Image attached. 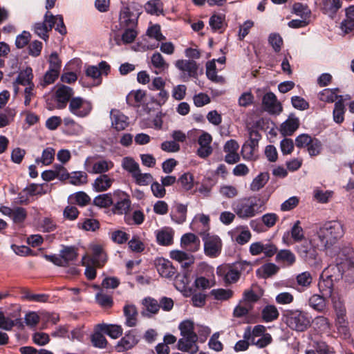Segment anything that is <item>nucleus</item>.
<instances>
[{
  "label": "nucleus",
  "mask_w": 354,
  "mask_h": 354,
  "mask_svg": "<svg viewBox=\"0 0 354 354\" xmlns=\"http://www.w3.org/2000/svg\"><path fill=\"white\" fill-rule=\"evenodd\" d=\"M266 200L259 195L240 198L233 201L232 209L241 219H248L266 210Z\"/></svg>",
  "instance_id": "obj_1"
},
{
  "label": "nucleus",
  "mask_w": 354,
  "mask_h": 354,
  "mask_svg": "<svg viewBox=\"0 0 354 354\" xmlns=\"http://www.w3.org/2000/svg\"><path fill=\"white\" fill-rule=\"evenodd\" d=\"M345 233L344 225L338 221L326 222L317 230L318 236L317 245L324 247V250L330 248L340 239Z\"/></svg>",
  "instance_id": "obj_2"
},
{
  "label": "nucleus",
  "mask_w": 354,
  "mask_h": 354,
  "mask_svg": "<svg viewBox=\"0 0 354 354\" xmlns=\"http://www.w3.org/2000/svg\"><path fill=\"white\" fill-rule=\"evenodd\" d=\"M283 320L290 329L298 332L305 331L311 324L308 313L300 310H285Z\"/></svg>",
  "instance_id": "obj_3"
},
{
  "label": "nucleus",
  "mask_w": 354,
  "mask_h": 354,
  "mask_svg": "<svg viewBox=\"0 0 354 354\" xmlns=\"http://www.w3.org/2000/svg\"><path fill=\"white\" fill-rule=\"evenodd\" d=\"M245 266H250V263L241 261L234 263H224L216 268V274L221 277L225 284L234 283L241 277V270Z\"/></svg>",
  "instance_id": "obj_4"
},
{
  "label": "nucleus",
  "mask_w": 354,
  "mask_h": 354,
  "mask_svg": "<svg viewBox=\"0 0 354 354\" xmlns=\"http://www.w3.org/2000/svg\"><path fill=\"white\" fill-rule=\"evenodd\" d=\"M318 236L316 233L310 239H304L301 243L295 248L299 255L306 261L315 260L317 257V250H324V247L317 245Z\"/></svg>",
  "instance_id": "obj_5"
},
{
  "label": "nucleus",
  "mask_w": 354,
  "mask_h": 354,
  "mask_svg": "<svg viewBox=\"0 0 354 354\" xmlns=\"http://www.w3.org/2000/svg\"><path fill=\"white\" fill-rule=\"evenodd\" d=\"M77 256V248L76 247L63 245L59 254H44V257L56 266L66 267L76 261Z\"/></svg>",
  "instance_id": "obj_6"
},
{
  "label": "nucleus",
  "mask_w": 354,
  "mask_h": 354,
  "mask_svg": "<svg viewBox=\"0 0 354 354\" xmlns=\"http://www.w3.org/2000/svg\"><path fill=\"white\" fill-rule=\"evenodd\" d=\"M204 242L205 255L211 258L217 257L221 252L222 241L217 235H210L207 232H200Z\"/></svg>",
  "instance_id": "obj_7"
},
{
  "label": "nucleus",
  "mask_w": 354,
  "mask_h": 354,
  "mask_svg": "<svg viewBox=\"0 0 354 354\" xmlns=\"http://www.w3.org/2000/svg\"><path fill=\"white\" fill-rule=\"evenodd\" d=\"M114 203L112 212L115 214L127 216L131 209V201L129 196L123 191H116L113 193Z\"/></svg>",
  "instance_id": "obj_8"
},
{
  "label": "nucleus",
  "mask_w": 354,
  "mask_h": 354,
  "mask_svg": "<svg viewBox=\"0 0 354 354\" xmlns=\"http://www.w3.org/2000/svg\"><path fill=\"white\" fill-rule=\"evenodd\" d=\"M92 109L91 102L80 97L71 98L68 106L70 112L79 118L86 117Z\"/></svg>",
  "instance_id": "obj_9"
},
{
  "label": "nucleus",
  "mask_w": 354,
  "mask_h": 354,
  "mask_svg": "<svg viewBox=\"0 0 354 354\" xmlns=\"http://www.w3.org/2000/svg\"><path fill=\"white\" fill-rule=\"evenodd\" d=\"M54 18V15L50 11H47L44 15V21L35 24V33L44 40H47L48 39V32L55 26Z\"/></svg>",
  "instance_id": "obj_10"
},
{
  "label": "nucleus",
  "mask_w": 354,
  "mask_h": 354,
  "mask_svg": "<svg viewBox=\"0 0 354 354\" xmlns=\"http://www.w3.org/2000/svg\"><path fill=\"white\" fill-rule=\"evenodd\" d=\"M138 342L139 339L136 330H129L117 343L115 349L119 353L124 352L133 348Z\"/></svg>",
  "instance_id": "obj_11"
},
{
  "label": "nucleus",
  "mask_w": 354,
  "mask_h": 354,
  "mask_svg": "<svg viewBox=\"0 0 354 354\" xmlns=\"http://www.w3.org/2000/svg\"><path fill=\"white\" fill-rule=\"evenodd\" d=\"M262 106L270 114H279L283 109L281 103L272 92H268L263 96Z\"/></svg>",
  "instance_id": "obj_12"
},
{
  "label": "nucleus",
  "mask_w": 354,
  "mask_h": 354,
  "mask_svg": "<svg viewBox=\"0 0 354 354\" xmlns=\"http://www.w3.org/2000/svg\"><path fill=\"white\" fill-rule=\"evenodd\" d=\"M74 94L72 88L66 86L61 85L57 88L55 93V98L57 102V107L59 109H64L67 103L73 98Z\"/></svg>",
  "instance_id": "obj_13"
},
{
  "label": "nucleus",
  "mask_w": 354,
  "mask_h": 354,
  "mask_svg": "<svg viewBox=\"0 0 354 354\" xmlns=\"http://www.w3.org/2000/svg\"><path fill=\"white\" fill-rule=\"evenodd\" d=\"M239 149V145L235 140L231 139L225 142L223 151L226 153L224 159L227 163L233 165L240 160V156L238 153Z\"/></svg>",
  "instance_id": "obj_14"
},
{
  "label": "nucleus",
  "mask_w": 354,
  "mask_h": 354,
  "mask_svg": "<svg viewBox=\"0 0 354 354\" xmlns=\"http://www.w3.org/2000/svg\"><path fill=\"white\" fill-rule=\"evenodd\" d=\"M212 142V136L207 132H203L198 137V143L199 148L197 149V155L202 158H206L209 156L213 151L211 146Z\"/></svg>",
  "instance_id": "obj_15"
},
{
  "label": "nucleus",
  "mask_w": 354,
  "mask_h": 354,
  "mask_svg": "<svg viewBox=\"0 0 354 354\" xmlns=\"http://www.w3.org/2000/svg\"><path fill=\"white\" fill-rule=\"evenodd\" d=\"M155 265L160 275L165 278L171 279L176 274V269L172 263L162 257L156 259Z\"/></svg>",
  "instance_id": "obj_16"
},
{
  "label": "nucleus",
  "mask_w": 354,
  "mask_h": 354,
  "mask_svg": "<svg viewBox=\"0 0 354 354\" xmlns=\"http://www.w3.org/2000/svg\"><path fill=\"white\" fill-rule=\"evenodd\" d=\"M175 66L188 77H196L198 75V66L194 60L178 59L175 62Z\"/></svg>",
  "instance_id": "obj_17"
},
{
  "label": "nucleus",
  "mask_w": 354,
  "mask_h": 354,
  "mask_svg": "<svg viewBox=\"0 0 354 354\" xmlns=\"http://www.w3.org/2000/svg\"><path fill=\"white\" fill-rule=\"evenodd\" d=\"M197 340L198 336L196 334L183 336L178 340L177 348L181 351L194 354L198 350L196 345Z\"/></svg>",
  "instance_id": "obj_18"
},
{
  "label": "nucleus",
  "mask_w": 354,
  "mask_h": 354,
  "mask_svg": "<svg viewBox=\"0 0 354 354\" xmlns=\"http://www.w3.org/2000/svg\"><path fill=\"white\" fill-rule=\"evenodd\" d=\"M120 26L121 28H136L138 16L128 7H124L120 14Z\"/></svg>",
  "instance_id": "obj_19"
},
{
  "label": "nucleus",
  "mask_w": 354,
  "mask_h": 354,
  "mask_svg": "<svg viewBox=\"0 0 354 354\" xmlns=\"http://www.w3.org/2000/svg\"><path fill=\"white\" fill-rule=\"evenodd\" d=\"M333 276L327 274L326 271L321 274L319 282H318V288L320 294L327 297H330L333 295Z\"/></svg>",
  "instance_id": "obj_20"
},
{
  "label": "nucleus",
  "mask_w": 354,
  "mask_h": 354,
  "mask_svg": "<svg viewBox=\"0 0 354 354\" xmlns=\"http://www.w3.org/2000/svg\"><path fill=\"white\" fill-rule=\"evenodd\" d=\"M291 239H288L287 238V241L286 240V234L283 236V242L288 245H292L293 243H300L305 239L304 232L303 228L301 226V222L299 221H297L290 230ZM288 234H287V236Z\"/></svg>",
  "instance_id": "obj_21"
},
{
  "label": "nucleus",
  "mask_w": 354,
  "mask_h": 354,
  "mask_svg": "<svg viewBox=\"0 0 354 354\" xmlns=\"http://www.w3.org/2000/svg\"><path fill=\"white\" fill-rule=\"evenodd\" d=\"M326 298L322 294H313L308 299V305L318 313H325L328 309Z\"/></svg>",
  "instance_id": "obj_22"
},
{
  "label": "nucleus",
  "mask_w": 354,
  "mask_h": 354,
  "mask_svg": "<svg viewBox=\"0 0 354 354\" xmlns=\"http://www.w3.org/2000/svg\"><path fill=\"white\" fill-rule=\"evenodd\" d=\"M112 127L118 131L124 130L129 125L128 118L118 110H111Z\"/></svg>",
  "instance_id": "obj_23"
},
{
  "label": "nucleus",
  "mask_w": 354,
  "mask_h": 354,
  "mask_svg": "<svg viewBox=\"0 0 354 354\" xmlns=\"http://www.w3.org/2000/svg\"><path fill=\"white\" fill-rule=\"evenodd\" d=\"M170 257L179 262L184 269H187L194 263V257L193 255L189 254L180 250H172L170 252Z\"/></svg>",
  "instance_id": "obj_24"
},
{
  "label": "nucleus",
  "mask_w": 354,
  "mask_h": 354,
  "mask_svg": "<svg viewBox=\"0 0 354 354\" xmlns=\"http://www.w3.org/2000/svg\"><path fill=\"white\" fill-rule=\"evenodd\" d=\"M181 245L191 252H196L200 246L198 238L192 233H187L181 238Z\"/></svg>",
  "instance_id": "obj_25"
},
{
  "label": "nucleus",
  "mask_w": 354,
  "mask_h": 354,
  "mask_svg": "<svg viewBox=\"0 0 354 354\" xmlns=\"http://www.w3.org/2000/svg\"><path fill=\"white\" fill-rule=\"evenodd\" d=\"M346 18L340 24L341 30L346 34L354 29V6H350L345 10Z\"/></svg>",
  "instance_id": "obj_26"
},
{
  "label": "nucleus",
  "mask_w": 354,
  "mask_h": 354,
  "mask_svg": "<svg viewBox=\"0 0 354 354\" xmlns=\"http://www.w3.org/2000/svg\"><path fill=\"white\" fill-rule=\"evenodd\" d=\"M125 316V325L128 327H134L138 323V313L134 305H126L124 307Z\"/></svg>",
  "instance_id": "obj_27"
},
{
  "label": "nucleus",
  "mask_w": 354,
  "mask_h": 354,
  "mask_svg": "<svg viewBox=\"0 0 354 354\" xmlns=\"http://www.w3.org/2000/svg\"><path fill=\"white\" fill-rule=\"evenodd\" d=\"M151 63L154 68V73L156 74H160L167 70L169 68V64L166 62L164 57L160 53H155L151 57Z\"/></svg>",
  "instance_id": "obj_28"
},
{
  "label": "nucleus",
  "mask_w": 354,
  "mask_h": 354,
  "mask_svg": "<svg viewBox=\"0 0 354 354\" xmlns=\"http://www.w3.org/2000/svg\"><path fill=\"white\" fill-rule=\"evenodd\" d=\"M342 7L340 0H323L322 4V12L333 18L338 10Z\"/></svg>",
  "instance_id": "obj_29"
},
{
  "label": "nucleus",
  "mask_w": 354,
  "mask_h": 354,
  "mask_svg": "<svg viewBox=\"0 0 354 354\" xmlns=\"http://www.w3.org/2000/svg\"><path fill=\"white\" fill-rule=\"evenodd\" d=\"M299 120L297 117L290 116L281 126V133L286 136H291L299 128Z\"/></svg>",
  "instance_id": "obj_30"
},
{
  "label": "nucleus",
  "mask_w": 354,
  "mask_h": 354,
  "mask_svg": "<svg viewBox=\"0 0 354 354\" xmlns=\"http://www.w3.org/2000/svg\"><path fill=\"white\" fill-rule=\"evenodd\" d=\"M113 180H114L109 178L108 175L101 174L94 180L93 188L97 192L106 191L111 187Z\"/></svg>",
  "instance_id": "obj_31"
},
{
  "label": "nucleus",
  "mask_w": 354,
  "mask_h": 354,
  "mask_svg": "<svg viewBox=\"0 0 354 354\" xmlns=\"http://www.w3.org/2000/svg\"><path fill=\"white\" fill-rule=\"evenodd\" d=\"M174 211L171 213L172 221L178 224H182L187 219V205L182 203H176Z\"/></svg>",
  "instance_id": "obj_32"
},
{
  "label": "nucleus",
  "mask_w": 354,
  "mask_h": 354,
  "mask_svg": "<svg viewBox=\"0 0 354 354\" xmlns=\"http://www.w3.org/2000/svg\"><path fill=\"white\" fill-rule=\"evenodd\" d=\"M99 328L112 339H117L122 335L123 329L120 325L99 324Z\"/></svg>",
  "instance_id": "obj_33"
},
{
  "label": "nucleus",
  "mask_w": 354,
  "mask_h": 354,
  "mask_svg": "<svg viewBox=\"0 0 354 354\" xmlns=\"http://www.w3.org/2000/svg\"><path fill=\"white\" fill-rule=\"evenodd\" d=\"M68 201L71 204L85 207L91 203V198L86 192L80 191L71 194Z\"/></svg>",
  "instance_id": "obj_34"
},
{
  "label": "nucleus",
  "mask_w": 354,
  "mask_h": 354,
  "mask_svg": "<svg viewBox=\"0 0 354 354\" xmlns=\"http://www.w3.org/2000/svg\"><path fill=\"white\" fill-rule=\"evenodd\" d=\"M275 260L286 266H292L296 262V257L291 250L284 249L277 253Z\"/></svg>",
  "instance_id": "obj_35"
},
{
  "label": "nucleus",
  "mask_w": 354,
  "mask_h": 354,
  "mask_svg": "<svg viewBox=\"0 0 354 354\" xmlns=\"http://www.w3.org/2000/svg\"><path fill=\"white\" fill-rule=\"evenodd\" d=\"M99 328V324L95 327L93 333L91 335V342L92 345L95 348H104L106 347L108 342Z\"/></svg>",
  "instance_id": "obj_36"
},
{
  "label": "nucleus",
  "mask_w": 354,
  "mask_h": 354,
  "mask_svg": "<svg viewBox=\"0 0 354 354\" xmlns=\"http://www.w3.org/2000/svg\"><path fill=\"white\" fill-rule=\"evenodd\" d=\"M146 96V92L142 90L131 91L127 96V102L133 107H140L142 102Z\"/></svg>",
  "instance_id": "obj_37"
},
{
  "label": "nucleus",
  "mask_w": 354,
  "mask_h": 354,
  "mask_svg": "<svg viewBox=\"0 0 354 354\" xmlns=\"http://www.w3.org/2000/svg\"><path fill=\"white\" fill-rule=\"evenodd\" d=\"M279 313L274 305H267L261 311V318L264 322H272L278 319Z\"/></svg>",
  "instance_id": "obj_38"
},
{
  "label": "nucleus",
  "mask_w": 354,
  "mask_h": 354,
  "mask_svg": "<svg viewBox=\"0 0 354 354\" xmlns=\"http://www.w3.org/2000/svg\"><path fill=\"white\" fill-rule=\"evenodd\" d=\"M258 145L250 141L245 142L241 148V155L245 160H256L255 151L258 148Z\"/></svg>",
  "instance_id": "obj_39"
},
{
  "label": "nucleus",
  "mask_w": 354,
  "mask_h": 354,
  "mask_svg": "<svg viewBox=\"0 0 354 354\" xmlns=\"http://www.w3.org/2000/svg\"><path fill=\"white\" fill-rule=\"evenodd\" d=\"M348 254H350L349 259L342 263L341 268L344 269L343 274L346 277H350L351 280H354V251L350 250Z\"/></svg>",
  "instance_id": "obj_40"
},
{
  "label": "nucleus",
  "mask_w": 354,
  "mask_h": 354,
  "mask_svg": "<svg viewBox=\"0 0 354 354\" xmlns=\"http://www.w3.org/2000/svg\"><path fill=\"white\" fill-rule=\"evenodd\" d=\"M32 79V70L30 67H27L19 73L16 79V83L26 86H30L34 85Z\"/></svg>",
  "instance_id": "obj_41"
},
{
  "label": "nucleus",
  "mask_w": 354,
  "mask_h": 354,
  "mask_svg": "<svg viewBox=\"0 0 354 354\" xmlns=\"http://www.w3.org/2000/svg\"><path fill=\"white\" fill-rule=\"evenodd\" d=\"M270 175L268 172H261L252 181L250 189L252 192H257L263 188L268 183Z\"/></svg>",
  "instance_id": "obj_42"
},
{
  "label": "nucleus",
  "mask_w": 354,
  "mask_h": 354,
  "mask_svg": "<svg viewBox=\"0 0 354 354\" xmlns=\"http://www.w3.org/2000/svg\"><path fill=\"white\" fill-rule=\"evenodd\" d=\"M55 150L52 147H47L42 151L41 156L35 159V163L39 165L40 163L43 165H50L55 158Z\"/></svg>",
  "instance_id": "obj_43"
},
{
  "label": "nucleus",
  "mask_w": 354,
  "mask_h": 354,
  "mask_svg": "<svg viewBox=\"0 0 354 354\" xmlns=\"http://www.w3.org/2000/svg\"><path fill=\"white\" fill-rule=\"evenodd\" d=\"M19 325L22 326V322L21 319H16L15 320L6 317L3 312L0 310V328L5 330H11L15 326Z\"/></svg>",
  "instance_id": "obj_44"
},
{
  "label": "nucleus",
  "mask_w": 354,
  "mask_h": 354,
  "mask_svg": "<svg viewBox=\"0 0 354 354\" xmlns=\"http://www.w3.org/2000/svg\"><path fill=\"white\" fill-rule=\"evenodd\" d=\"M69 183L75 186H82L87 183L88 175L86 172L78 171L70 174Z\"/></svg>",
  "instance_id": "obj_45"
},
{
  "label": "nucleus",
  "mask_w": 354,
  "mask_h": 354,
  "mask_svg": "<svg viewBox=\"0 0 354 354\" xmlns=\"http://www.w3.org/2000/svg\"><path fill=\"white\" fill-rule=\"evenodd\" d=\"M177 183L184 191H191L194 185V176L189 172L185 173L178 178Z\"/></svg>",
  "instance_id": "obj_46"
},
{
  "label": "nucleus",
  "mask_w": 354,
  "mask_h": 354,
  "mask_svg": "<svg viewBox=\"0 0 354 354\" xmlns=\"http://www.w3.org/2000/svg\"><path fill=\"white\" fill-rule=\"evenodd\" d=\"M122 167L131 174V176L140 170L139 164L133 158L129 156L124 157L122 159Z\"/></svg>",
  "instance_id": "obj_47"
},
{
  "label": "nucleus",
  "mask_w": 354,
  "mask_h": 354,
  "mask_svg": "<svg viewBox=\"0 0 354 354\" xmlns=\"http://www.w3.org/2000/svg\"><path fill=\"white\" fill-rule=\"evenodd\" d=\"M114 203L113 198L111 194H100L94 198L93 204L95 206L106 208L112 205Z\"/></svg>",
  "instance_id": "obj_48"
},
{
  "label": "nucleus",
  "mask_w": 354,
  "mask_h": 354,
  "mask_svg": "<svg viewBox=\"0 0 354 354\" xmlns=\"http://www.w3.org/2000/svg\"><path fill=\"white\" fill-rule=\"evenodd\" d=\"M339 92L338 88L334 89L325 88L319 92V99L326 102H333L338 97L337 93Z\"/></svg>",
  "instance_id": "obj_49"
},
{
  "label": "nucleus",
  "mask_w": 354,
  "mask_h": 354,
  "mask_svg": "<svg viewBox=\"0 0 354 354\" xmlns=\"http://www.w3.org/2000/svg\"><path fill=\"white\" fill-rule=\"evenodd\" d=\"M156 240L160 245H170L173 243V234L167 230H162L156 233Z\"/></svg>",
  "instance_id": "obj_50"
},
{
  "label": "nucleus",
  "mask_w": 354,
  "mask_h": 354,
  "mask_svg": "<svg viewBox=\"0 0 354 354\" xmlns=\"http://www.w3.org/2000/svg\"><path fill=\"white\" fill-rule=\"evenodd\" d=\"M145 214L141 210L133 211L132 215L124 216V221L128 225H140L144 222Z\"/></svg>",
  "instance_id": "obj_51"
},
{
  "label": "nucleus",
  "mask_w": 354,
  "mask_h": 354,
  "mask_svg": "<svg viewBox=\"0 0 354 354\" xmlns=\"http://www.w3.org/2000/svg\"><path fill=\"white\" fill-rule=\"evenodd\" d=\"M147 12L159 15L163 12L162 3L160 0H150L145 5Z\"/></svg>",
  "instance_id": "obj_52"
},
{
  "label": "nucleus",
  "mask_w": 354,
  "mask_h": 354,
  "mask_svg": "<svg viewBox=\"0 0 354 354\" xmlns=\"http://www.w3.org/2000/svg\"><path fill=\"white\" fill-rule=\"evenodd\" d=\"M314 139H316V138L312 137L307 133H302L295 138V145L297 148H306L308 151V149L310 148L312 141L314 140Z\"/></svg>",
  "instance_id": "obj_53"
},
{
  "label": "nucleus",
  "mask_w": 354,
  "mask_h": 354,
  "mask_svg": "<svg viewBox=\"0 0 354 354\" xmlns=\"http://www.w3.org/2000/svg\"><path fill=\"white\" fill-rule=\"evenodd\" d=\"M296 281L299 286L303 288H308L313 282V277L310 272H303L296 277Z\"/></svg>",
  "instance_id": "obj_54"
},
{
  "label": "nucleus",
  "mask_w": 354,
  "mask_h": 354,
  "mask_svg": "<svg viewBox=\"0 0 354 354\" xmlns=\"http://www.w3.org/2000/svg\"><path fill=\"white\" fill-rule=\"evenodd\" d=\"M252 309V304L249 302L241 301L234 309L233 315L238 318L243 317L247 315Z\"/></svg>",
  "instance_id": "obj_55"
},
{
  "label": "nucleus",
  "mask_w": 354,
  "mask_h": 354,
  "mask_svg": "<svg viewBox=\"0 0 354 354\" xmlns=\"http://www.w3.org/2000/svg\"><path fill=\"white\" fill-rule=\"evenodd\" d=\"M113 167V163L111 161L100 160L95 162L93 165V172L95 174H101L108 171Z\"/></svg>",
  "instance_id": "obj_56"
},
{
  "label": "nucleus",
  "mask_w": 354,
  "mask_h": 354,
  "mask_svg": "<svg viewBox=\"0 0 354 354\" xmlns=\"http://www.w3.org/2000/svg\"><path fill=\"white\" fill-rule=\"evenodd\" d=\"M132 177L134 178L136 183L140 186L148 185L150 183H151L153 179L151 174H142L141 173L140 169L139 170V171L136 173Z\"/></svg>",
  "instance_id": "obj_57"
},
{
  "label": "nucleus",
  "mask_w": 354,
  "mask_h": 354,
  "mask_svg": "<svg viewBox=\"0 0 354 354\" xmlns=\"http://www.w3.org/2000/svg\"><path fill=\"white\" fill-rule=\"evenodd\" d=\"M97 303L104 308H109L113 304V298L111 295L102 292H97L95 295Z\"/></svg>",
  "instance_id": "obj_58"
},
{
  "label": "nucleus",
  "mask_w": 354,
  "mask_h": 354,
  "mask_svg": "<svg viewBox=\"0 0 354 354\" xmlns=\"http://www.w3.org/2000/svg\"><path fill=\"white\" fill-rule=\"evenodd\" d=\"M344 104L342 100H339L335 104L333 110V119L334 121L338 124L342 123L344 121Z\"/></svg>",
  "instance_id": "obj_59"
},
{
  "label": "nucleus",
  "mask_w": 354,
  "mask_h": 354,
  "mask_svg": "<svg viewBox=\"0 0 354 354\" xmlns=\"http://www.w3.org/2000/svg\"><path fill=\"white\" fill-rule=\"evenodd\" d=\"M59 73V72L48 69L43 76V79L41 80L39 82L40 86L44 88L49 84H53L58 78Z\"/></svg>",
  "instance_id": "obj_60"
},
{
  "label": "nucleus",
  "mask_w": 354,
  "mask_h": 354,
  "mask_svg": "<svg viewBox=\"0 0 354 354\" xmlns=\"http://www.w3.org/2000/svg\"><path fill=\"white\" fill-rule=\"evenodd\" d=\"M210 295L217 300H227L233 295V291L230 289L218 288L213 289Z\"/></svg>",
  "instance_id": "obj_61"
},
{
  "label": "nucleus",
  "mask_w": 354,
  "mask_h": 354,
  "mask_svg": "<svg viewBox=\"0 0 354 354\" xmlns=\"http://www.w3.org/2000/svg\"><path fill=\"white\" fill-rule=\"evenodd\" d=\"M143 304L146 308V310L152 315H156L160 310L158 301L153 298L147 297L143 300Z\"/></svg>",
  "instance_id": "obj_62"
},
{
  "label": "nucleus",
  "mask_w": 354,
  "mask_h": 354,
  "mask_svg": "<svg viewBox=\"0 0 354 354\" xmlns=\"http://www.w3.org/2000/svg\"><path fill=\"white\" fill-rule=\"evenodd\" d=\"M27 216V212L25 208L21 207H17L13 209V214L11 216V218L15 223H23Z\"/></svg>",
  "instance_id": "obj_63"
},
{
  "label": "nucleus",
  "mask_w": 354,
  "mask_h": 354,
  "mask_svg": "<svg viewBox=\"0 0 354 354\" xmlns=\"http://www.w3.org/2000/svg\"><path fill=\"white\" fill-rule=\"evenodd\" d=\"M160 149L167 153H176L180 151V146L174 140H167L161 143Z\"/></svg>",
  "instance_id": "obj_64"
}]
</instances>
